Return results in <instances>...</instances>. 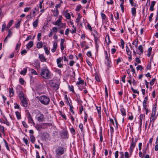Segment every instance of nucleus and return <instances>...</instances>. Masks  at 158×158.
Segmentation results:
<instances>
[{
    "mask_svg": "<svg viewBox=\"0 0 158 158\" xmlns=\"http://www.w3.org/2000/svg\"><path fill=\"white\" fill-rule=\"evenodd\" d=\"M115 18L116 20H118L119 18V14L118 12H116V16H115Z\"/></svg>",
    "mask_w": 158,
    "mask_h": 158,
    "instance_id": "59",
    "label": "nucleus"
},
{
    "mask_svg": "<svg viewBox=\"0 0 158 158\" xmlns=\"http://www.w3.org/2000/svg\"><path fill=\"white\" fill-rule=\"evenodd\" d=\"M126 77V76L125 75H124L122 77V79H121V81L124 83L125 82Z\"/></svg>",
    "mask_w": 158,
    "mask_h": 158,
    "instance_id": "64",
    "label": "nucleus"
},
{
    "mask_svg": "<svg viewBox=\"0 0 158 158\" xmlns=\"http://www.w3.org/2000/svg\"><path fill=\"white\" fill-rule=\"evenodd\" d=\"M41 33H39L37 35V40L40 41L41 39Z\"/></svg>",
    "mask_w": 158,
    "mask_h": 158,
    "instance_id": "54",
    "label": "nucleus"
},
{
    "mask_svg": "<svg viewBox=\"0 0 158 158\" xmlns=\"http://www.w3.org/2000/svg\"><path fill=\"white\" fill-rule=\"evenodd\" d=\"M153 15V13H151L149 17V21L150 22H151L152 20V19Z\"/></svg>",
    "mask_w": 158,
    "mask_h": 158,
    "instance_id": "48",
    "label": "nucleus"
},
{
    "mask_svg": "<svg viewBox=\"0 0 158 158\" xmlns=\"http://www.w3.org/2000/svg\"><path fill=\"white\" fill-rule=\"evenodd\" d=\"M59 87V85L57 84H55L53 86V88L55 90H57Z\"/></svg>",
    "mask_w": 158,
    "mask_h": 158,
    "instance_id": "34",
    "label": "nucleus"
},
{
    "mask_svg": "<svg viewBox=\"0 0 158 158\" xmlns=\"http://www.w3.org/2000/svg\"><path fill=\"white\" fill-rule=\"evenodd\" d=\"M30 137L31 142L32 143H33L35 140V137L33 135H31V136H30Z\"/></svg>",
    "mask_w": 158,
    "mask_h": 158,
    "instance_id": "38",
    "label": "nucleus"
},
{
    "mask_svg": "<svg viewBox=\"0 0 158 158\" xmlns=\"http://www.w3.org/2000/svg\"><path fill=\"white\" fill-rule=\"evenodd\" d=\"M39 58L41 62H44L46 61L45 57L42 54H39Z\"/></svg>",
    "mask_w": 158,
    "mask_h": 158,
    "instance_id": "11",
    "label": "nucleus"
},
{
    "mask_svg": "<svg viewBox=\"0 0 158 158\" xmlns=\"http://www.w3.org/2000/svg\"><path fill=\"white\" fill-rule=\"evenodd\" d=\"M31 73L32 74H34L35 75H36L37 74V73L36 72L35 70L34 69H31Z\"/></svg>",
    "mask_w": 158,
    "mask_h": 158,
    "instance_id": "56",
    "label": "nucleus"
},
{
    "mask_svg": "<svg viewBox=\"0 0 158 158\" xmlns=\"http://www.w3.org/2000/svg\"><path fill=\"white\" fill-rule=\"evenodd\" d=\"M145 115L142 114H140L139 118V123H142V121L144 119Z\"/></svg>",
    "mask_w": 158,
    "mask_h": 158,
    "instance_id": "16",
    "label": "nucleus"
},
{
    "mask_svg": "<svg viewBox=\"0 0 158 158\" xmlns=\"http://www.w3.org/2000/svg\"><path fill=\"white\" fill-rule=\"evenodd\" d=\"M95 79L97 81L99 82V77L98 73H95L94 74Z\"/></svg>",
    "mask_w": 158,
    "mask_h": 158,
    "instance_id": "51",
    "label": "nucleus"
},
{
    "mask_svg": "<svg viewBox=\"0 0 158 158\" xmlns=\"http://www.w3.org/2000/svg\"><path fill=\"white\" fill-rule=\"evenodd\" d=\"M101 127H99V130H100V141L101 142H102L103 141V136L102 134V129H101Z\"/></svg>",
    "mask_w": 158,
    "mask_h": 158,
    "instance_id": "24",
    "label": "nucleus"
},
{
    "mask_svg": "<svg viewBox=\"0 0 158 158\" xmlns=\"http://www.w3.org/2000/svg\"><path fill=\"white\" fill-rule=\"evenodd\" d=\"M15 114L18 119H20L21 118V114L18 111H16L15 112Z\"/></svg>",
    "mask_w": 158,
    "mask_h": 158,
    "instance_id": "27",
    "label": "nucleus"
},
{
    "mask_svg": "<svg viewBox=\"0 0 158 158\" xmlns=\"http://www.w3.org/2000/svg\"><path fill=\"white\" fill-rule=\"evenodd\" d=\"M64 14L65 15V16L67 19H70V15L69 13H67L65 12L64 13Z\"/></svg>",
    "mask_w": 158,
    "mask_h": 158,
    "instance_id": "36",
    "label": "nucleus"
},
{
    "mask_svg": "<svg viewBox=\"0 0 158 158\" xmlns=\"http://www.w3.org/2000/svg\"><path fill=\"white\" fill-rule=\"evenodd\" d=\"M107 4L108 5H113L114 4V2L112 0H110L109 1L106 2Z\"/></svg>",
    "mask_w": 158,
    "mask_h": 158,
    "instance_id": "50",
    "label": "nucleus"
},
{
    "mask_svg": "<svg viewBox=\"0 0 158 158\" xmlns=\"http://www.w3.org/2000/svg\"><path fill=\"white\" fill-rule=\"evenodd\" d=\"M136 143H135L134 141H133V138H132L131 139V142L130 146L131 147H133L135 148L136 145Z\"/></svg>",
    "mask_w": 158,
    "mask_h": 158,
    "instance_id": "22",
    "label": "nucleus"
},
{
    "mask_svg": "<svg viewBox=\"0 0 158 158\" xmlns=\"http://www.w3.org/2000/svg\"><path fill=\"white\" fill-rule=\"evenodd\" d=\"M61 20L60 19H58L56 21L54 24L56 25H57L58 26H60L62 23H61Z\"/></svg>",
    "mask_w": 158,
    "mask_h": 158,
    "instance_id": "21",
    "label": "nucleus"
},
{
    "mask_svg": "<svg viewBox=\"0 0 158 158\" xmlns=\"http://www.w3.org/2000/svg\"><path fill=\"white\" fill-rule=\"evenodd\" d=\"M138 54L139 55H140L141 54H142L143 53V48L141 45H140L138 46Z\"/></svg>",
    "mask_w": 158,
    "mask_h": 158,
    "instance_id": "10",
    "label": "nucleus"
},
{
    "mask_svg": "<svg viewBox=\"0 0 158 158\" xmlns=\"http://www.w3.org/2000/svg\"><path fill=\"white\" fill-rule=\"evenodd\" d=\"M68 105H69V106L70 110L71 111V113L73 114H74V112L73 110V107L69 103V102H68Z\"/></svg>",
    "mask_w": 158,
    "mask_h": 158,
    "instance_id": "33",
    "label": "nucleus"
},
{
    "mask_svg": "<svg viewBox=\"0 0 158 158\" xmlns=\"http://www.w3.org/2000/svg\"><path fill=\"white\" fill-rule=\"evenodd\" d=\"M121 45L122 48L123 49L124 47V42L122 39L121 40Z\"/></svg>",
    "mask_w": 158,
    "mask_h": 158,
    "instance_id": "47",
    "label": "nucleus"
},
{
    "mask_svg": "<svg viewBox=\"0 0 158 158\" xmlns=\"http://www.w3.org/2000/svg\"><path fill=\"white\" fill-rule=\"evenodd\" d=\"M144 82L145 83V85L146 86V88L147 89H148L149 87H148V85H149V82L147 81L145 79L144 80Z\"/></svg>",
    "mask_w": 158,
    "mask_h": 158,
    "instance_id": "53",
    "label": "nucleus"
},
{
    "mask_svg": "<svg viewBox=\"0 0 158 158\" xmlns=\"http://www.w3.org/2000/svg\"><path fill=\"white\" fill-rule=\"evenodd\" d=\"M124 156L125 158H129V153L127 152H126L124 153Z\"/></svg>",
    "mask_w": 158,
    "mask_h": 158,
    "instance_id": "60",
    "label": "nucleus"
},
{
    "mask_svg": "<svg viewBox=\"0 0 158 158\" xmlns=\"http://www.w3.org/2000/svg\"><path fill=\"white\" fill-rule=\"evenodd\" d=\"M156 118V117L155 116V115L151 114V116L150 118V123L152 122V126L153 125L154 122Z\"/></svg>",
    "mask_w": 158,
    "mask_h": 158,
    "instance_id": "7",
    "label": "nucleus"
},
{
    "mask_svg": "<svg viewBox=\"0 0 158 158\" xmlns=\"http://www.w3.org/2000/svg\"><path fill=\"white\" fill-rule=\"evenodd\" d=\"M39 100L42 104L45 105H47L49 103V98L44 95L40 97L39 98Z\"/></svg>",
    "mask_w": 158,
    "mask_h": 158,
    "instance_id": "3",
    "label": "nucleus"
},
{
    "mask_svg": "<svg viewBox=\"0 0 158 158\" xmlns=\"http://www.w3.org/2000/svg\"><path fill=\"white\" fill-rule=\"evenodd\" d=\"M101 17L103 23L105 21L106 22V20L107 19V18L106 15L105 14L102 13L101 14Z\"/></svg>",
    "mask_w": 158,
    "mask_h": 158,
    "instance_id": "13",
    "label": "nucleus"
},
{
    "mask_svg": "<svg viewBox=\"0 0 158 158\" xmlns=\"http://www.w3.org/2000/svg\"><path fill=\"white\" fill-rule=\"evenodd\" d=\"M27 72V69L25 68L23 69V70L20 71V73L22 75H24L26 74Z\"/></svg>",
    "mask_w": 158,
    "mask_h": 158,
    "instance_id": "25",
    "label": "nucleus"
},
{
    "mask_svg": "<svg viewBox=\"0 0 158 158\" xmlns=\"http://www.w3.org/2000/svg\"><path fill=\"white\" fill-rule=\"evenodd\" d=\"M156 107L154 106L153 107L152 109V113L151 114L155 115L156 112Z\"/></svg>",
    "mask_w": 158,
    "mask_h": 158,
    "instance_id": "39",
    "label": "nucleus"
},
{
    "mask_svg": "<svg viewBox=\"0 0 158 158\" xmlns=\"http://www.w3.org/2000/svg\"><path fill=\"white\" fill-rule=\"evenodd\" d=\"M131 11L132 15L134 17L135 16L136 13V8L135 7L131 8Z\"/></svg>",
    "mask_w": 158,
    "mask_h": 158,
    "instance_id": "15",
    "label": "nucleus"
},
{
    "mask_svg": "<svg viewBox=\"0 0 158 158\" xmlns=\"http://www.w3.org/2000/svg\"><path fill=\"white\" fill-rule=\"evenodd\" d=\"M39 22L38 19H36L34 22L33 23V26L34 28L37 27L38 25V23Z\"/></svg>",
    "mask_w": 158,
    "mask_h": 158,
    "instance_id": "17",
    "label": "nucleus"
},
{
    "mask_svg": "<svg viewBox=\"0 0 158 158\" xmlns=\"http://www.w3.org/2000/svg\"><path fill=\"white\" fill-rule=\"evenodd\" d=\"M3 141L5 142V145L6 147V148L8 150H10L8 146V143H7V142L6 141L5 139H3Z\"/></svg>",
    "mask_w": 158,
    "mask_h": 158,
    "instance_id": "43",
    "label": "nucleus"
},
{
    "mask_svg": "<svg viewBox=\"0 0 158 158\" xmlns=\"http://www.w3.org/2000/svg\"><path fill=\"white\" fill-rule=\"evenodd\" d=\"M23 141H24V143H25V144L27 145H28V143H29V142L28 141V139H26V138H23Z\"/></svg>",
    "mask_w": 158,
    "mask_h": 158,
    "instance_id": "49",
    "label": "nucleus"
},
{
    "mask_svg": "<svg viewBox=\"0 0 158 158\" xmlns=\"http://www.w3.org/2000/svg\"><path fill=\"white\" fill-rule=\"evenodd\" d=\"M33 41H30L27 45V48H30L33 47Z\"/></svg>",
    "mask_w": 158,
    "mask_h": 158,
    "instance_id": "19",
    "label": "nucleus"
},
{
    "mask_svg": "<svg viewBox=\"0 0 158 158\" xmlns=\"http://www.w3.org/2000/svg\"><path fill=\"white\" fill-rule=\"evenodd\" d=\"M118 151H115L114 154V156L115 158H118Z\"/></svg>",
    "mask_w": 158,
    "mask_h": 158,
    "instance_id": "57",
    "label": "nucleus"
},
{
    "mask_svg": "<svg viewBox=\"0 0 158 158\" xmlns=\"http://www.w3.org/2000/svg\"><path fill=\"white\" fill-rule=\"evenodd\" d=\"M21 45V43L20 42V40L18 42V43H17L16 44V47H15V49L16 50H19V47H20Z\"/></svg>",
    "mask_w": 158,
    "mask_h": 158,
    "instance_id": "32",
    "label": "nucleus"
},
{
    "mask_svg": "<svg viewBox=\"0 0 158 158\" xmlns=\"http://www.w3.org/2000/svg\"><path fill=\"white\" fill-rule=\"evenodd\" d=\"M137 70H140L141 71L143 69V67L141 65H139L136 67Z\"/></svg>",
    "mask_w": 158,
    "mask_h": 158,
    "instance_id": "41",
    "label": "nucleus"
},
{
    "mask_svg": "<svg viewBox=\"0 0 158 158\" xmlns=\"http://www.w3.org/2000/svg\"><path fill=\"white\" fill-rule=\"evenodd\" d=\"M59 12L58 10L57 9H56L55 11H54L53 12V15L54 16L56 17L58 15Z\"/></svg>",
    "mask_w": 158,
    "mask_h": 158,
    "instance_id": "37",
    "label": "nucleus"
},
{
    "mask_svg": "<svg viewBox=\"0 0 158 158\" xmlns=\"http://www.w3.org/2000/svg\"><path fill=\"white\" fill-rule=\"evenodd\" d=\"M120 111L121 112V114L123 116H125L126 115V110L125 109L123 108H121L120 109Z\"/></svg>",
    "mask_w": 158,
    "mask_h": 158,
    "instance_id": "18",
    "label": "nucleus"
},
{
    "mask_svg": "<svg viewBox=\"0 0 158 158\" xmlns=\"http://www.w3.org/2000/svg\"><path fill=\"white\" fill-rule=\"evenodd\" d=\"M105 41L107 45H109L110 43H111V41L110 40L109 35H107L106 36Z\"/></svg>",
    "mask_w": 158,
    "mask_h": 158,
    "instance_id": "14",
    "label": "nucleus"
},
{
    "mask_svg": "<svg viewBox=\"0 0 158 158\" xmlns=\"http://www.w3.org/2000/svg\"><path fill=\"white\" fill-rule=\"evenodd\" d=\"M27 118L28 120V122L29 123H31L33 125H35V123L34 122L32 118L31 117L29 113L28 115V116L27 117Z\"/></svg>",
    "mask_w": 158,
    "mask_h": 158,
    "instance_id": "9",
    "label": "nucleus"
},
{
    "mask_svg": "<svg viewBox=\"0 0 158 158\" xmlns=\"http://www.w3.org/2000/svg\"><path fill=\"white\" fill-rule=\"evenodd\" d=\"M19 97L21 100L22 106L27 107L28 106V102L27 98L25 97L23 92L20 91L19 94Z\"/></svg>",
    "mask_w": 158,
    "mask_h": 158,
    "instance_id": "1",
    "label": "nucleus"
},
{
    "mask_svg": "<svg viewBox=\"0 0 158 158\" xmlns=\"http://www.w3.org/2000/svg\"><path fill=\"white\" fill-rule=\"evenodd\" d=\"M43 44L42 42H38L37 44V47L39 49L42 47Z\"/></svg>",
    "mask_w": 158,
    "mask_h": 158,
    "instance_id": "26",
    "label": "nucleus"
},
{
    "mask_svg": "<svg viewBox=\"0 0 158 158\" xmlns=\"http://www.w3.org/2000/svg\"><path fill=\"white\" fill-rule=\"evenodd\" d=\"M50 72L47 69H44L42 70L40 73L41 76L45 79H48L50 77Z\"/></svg>",
    "mask_w": 158,
    "mask_h": 158,
    "instance_id": "5",
    "label": "nucleus"
},
{
    "mask_svg": "<svg viewBox=\"0 0 158 158\" xmlns=\"http://www.w3.org/2000/svg\"><path fill=\"white\" fill-rule=\"evenodd\" d=\"M129 2L131 6L134 7H136L137 6V4L135 3H134L133 0H129Z\"/></svg>",
    "mask_w": 158,
    "mask_h": 158,
    "instance_id": "29",
    "label": "nucleus"
},
{
    "mask_svg": "<svg viewBox=\"0 0 158 158\" xmlns=\"http://www.w3.org/2000/svg\"><path fill=\"white\" fill-rule=\"evenodd\" d=\"M126 50L127 54L128 56L131 55V52L130 51L127 45L126 46Z\"/></svg>",
    "mask_w": 158,
    "mask_h": 158,
    "instance_id": "20",
    "label": "nucleus"
},
{
    "mask_svg": "<svg viewBox=\"0 0 158 158\" xmlns=\"http://www.w3.org/2000/svg\"><path fill=\"white\" fill-rule=\"evenodd\" d=\"M63 60L62 57H60L58 58L56 60L57 63H59V62H61Z\"/></svg>",
    "mask_w": 158,
    "mask_h": 158,
    "instance_id": "55",
    "label": "nucleus"
},
{
    "mask_svg": "<svg viewBox=\"0 0 158 158\" xmlns=\"http://www.w3.org/2000/svg\"><path fill=\"white\" fill-rule=\"evenodd\" d=\"M34 127L38 131H39L42 127L41 125L37 124H36Z\"/></svg>",
    "mask_w": 158,
    "mask_h": 158,
    "instance_id": "30",
    "label": "nucleus"
},
{
    "mask_svg": "<svg viewBox=\"0 0 158 158\" xmlns=\"http://www.w3.org/2000/svg\"><path fill=\"white\" fill-rule=\"evenodd\" d=\"M94 37L95 41V44H96V49L97 52H98V44L97 43V41H98V37L95 36V34H94Z\"/></svg>",
    "mask_w": 158,
    "mask_h": 158,
    "instance_id": "12",
    "label": "nucleus"
},
{
    "mask_svg": "<svg viewBox=\"0 0 158 158\" xmlns=\"http://www.w3.org/2000/svg\"><path fill=\"white\" fill-rule=\"evenodd\" d=\"M132 77L131 76V75H130V76H129V80L127 81L130 84V85H131L132 84Z\"/></svg>",
    "mask_w": 158,
    "mask_h": 158,
    "instance_id": "40",
    "label": "nucleus"
},
{
    "mask_svg": "<svg viewBox=\"0 0 158 158\" xmlns=\"http://www.w3.org/2000/svg\"><path fill=\"white\" fill-rule=\"evenodd\" d=\"M8 34L6 36V37H7V38L10 37V36H11L12 35V33L10 30V29H9L8 30Z\"/></svg>",
    "mask_w": 158,
    "mask_h": 158,
    "instance_id": "44",
    "label": "nucleus"
},
{
    "mask_svg": "<svg viewBox=\"0 0 158 158\" xmlns=\"http://www.w3.org/2000/svg\"><path fill=\"white\" fill-rule=\"evenodd\" d=\"M131 90H132V92L134 93H135V94L136 93V94H139V92L137 90L134 89L133 87H131Z\"/></svg>",
    "mask_w": 158,
    "mask_h": 158,
    "instance_id": "42",
    "label": "nucleus"
},
{
    "mask_svg": "<svg viewBox=\"0 0 158 158\" xmlns=\"http://www.w3.org/2000/svg\"><path fill=\"white\" fill-rule=\"evenodd\" d=\"M34 112L36 115L35 118L39 122H43L44 119V116L43 114L39 110H34Z\"/></svg>",
    "mask_w": 158,
    "mask_h": 158,
    "instance_id": "4",
    "label": "nucleus"
},
{
    "mask_svg": "<svg viewBox=\"0 0 158 158\" xmlns=\"http://www.w3.org/2000/svg\"><path fill=\"white\" fill-rule=\"evenodd\" d=\"M69 88L70 90V91L73 92H74V89H73V86L72 85H71V86H69Z\"/></svg>",
    "mask_w": 158,
    "mask_h": 158,
    "instance_id": "62",
    "label": "nucleus"
},
{
    "mask_svg": "<svg viewBox=\"0 0 158 158\" xmlns=\"http://www.w3.org/2000/svg\"><path fill=\"white\" fill-rule=\"evenodd\" d=\"M70 130L73 135H75V131L73 128H70Z\"/></svg>",
    "mask_w": 158,
    "mask_h": 158,
    "instance_id": "45",
    "label": "nucleus"
},
{
    "mask_svg": "<svg viewBox=\"0 0 158 158\" xmlns=\"http://www.w3.org/2000/svg\"><path fill=\"white\" fill-rule=\"evenodd\" d=\"M65 150L64 148L59 146L56 149L55 152L57 156H60L64 153Z\"/></svg>",
    "mask_w": 158,
    "mask_h": 158,
    "instance_id": "6",
    "label": "nucleus"
},
{
    "mask_svg": "<svg viewBox=\"0 0 158 158\" xmlns=\"http://www.w3.org/2000/svg\"><path fill=\"white\" fill-rule=\"evenodd\" d=\"M84 83V81L82 80H80L78 82H77L76 84L77 85L82 84Z\"/></svg>",
    "mask_w": 158,
    "mask_h": 158,
    "instance_id": "61",
    "label": "nucleus"
},
{
    "mask_svg": "<svg viewBox=\"0 0 158 158\" xmlns=\"http://www.w3.org/2000/svg\"><path fill=\"white\" fill-rule=\"evenodd\" d=\"M122 60V58L121 57H118L116 61V64L117 65L118 64L119 62H121Z\"/></svg>",
    "mask_w": 158,
    "mask_h": 158,
    "instance_id": "52",
    "label": "nucleus"
},
{
    "mask_svg": "<svg viewBox=\"0 0 158 158\" xmlns=\"http://www.w3.org/2000/svg\"><path fill=\"white\" fill-rule=\"evenodd\" d=\"M9 92L10 94V96H12L14 94V91L12 88H9Z\"/></svg>",
    "mask_w": 158,
    "mask_h": 158,
    "instance_id": "28",
    "label": "nucleus"
},
{
    "mask_svg": "<svg viewBox=\"0 0 158 158\" xmlns=\"http://www.w3.org/2000/svg\"><path fill=\"white\" fill-rule=\"evenodd\" d=\"M151 62H149L148 63L147 67H146V69L147 70H150L151 69Z\"/></svg>",
    "mask_w": 158,
    "mask_h": 158,
    "instance_id": "35",
    "label": "nucleus"
},
{
    "mask_svg": "<svg viewBox=\"0 0 158 158\" xmlns=\"http://www.w3.org/2000/svg\"><path fill=\"white\" fill-rule=\"evenodd\" d=\"M14 20L12 19L10 20L7 25V28H10L13 23Z\"/></svg>",
    "mask_w": 158,
    "mask_h": 158,
    "instance_id": "31",
    "label": "nucleus"
},
{
    "mask_svg": "<svg viewBox=\"0 0 158 158\" xmlns=\"http://www.w3.org/2000/svg\"><path fill=\"white\" fill-rule=\"evenodd\" d=\"M104 53L105 57V64L108 68H111L112 66V64L110 54H108L106 51H104Z\"/></svg>",
    "mask_w": 158,
    "mask_h": 158,
    "instance_id": "2",
    "label": "nucleus"
},
{
    "mask_svg": "<svg viewBox=\"0 0 158 158\" xmlns=\"http://www.w3.org/2000/svg\"><path fill=\"white\" fill-rule=\"evenodd\" d=\"M68 132L66 131H64L61 132V137L64 139H66L68 138Z\"/></svg>",
    "mask_w": 158,
    "mask_h": 158,
    "instance_id": "8",
    "label": "nucleus"
},
{
    "mask_svg": "<svg viewBox=\"0 0 158 158\" xmlns=\"http://www.w3.org/2000/svg\"><path fill=\"white\" fill-rule=\"evenodd\" d=\"M52 31L53 32H56L57 31V28L56 27H52Z\"/></svg>",
    "mask_w": 158,
    "mask_h": 158,
    "instance_id": "63",
    "label": "nucleus"
},
{
    "mask_svg": "<svg viewBox=\"0 0 158 158\" xmlns=\"http://www.w3.org/2000/svg\"><path fill=\"white\" fill-rule=\"evenodd\" d=\"M138 40H135L133 41L132 44L133 45H134L135 47L136 48H137L138 47Z\"/></svg>",
    "mask_w": 158,
    "mask_h": 158,
    "instance_id": "23",
    "label": "nucleus"
},
{
    "mask_svg": "<svg viewBox=\"0 0 158 158\" xmlns=\"http://www.w3.org/2000/svg\"><path fill=\"white\" fill-rule=\"evenodd\" d=\"M134 148L130 147L129 151L130 156L131 155Z\"/></svg>",
    "mask_w": 158,
    "mask_h": 158,
    "instance_id": "46",
    "label": "nucleus"
},
{
    "mask_svg": "<svg viewBox=\"0 0 158 158\" xmlns=\"http://www.w3.org/2000/svg\"><path fill=\"white\" fill-rule=\"evenodd\" d=\"M19 82L22 85H23L24 84V81L22 78H21L19 79Z\"/></svg>",
    "mask_w": 158,
    "mask_h": 158,
    "instance_id": "58",
    "label": "nucleus"
}]
</instances>
